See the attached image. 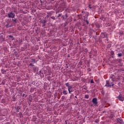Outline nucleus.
Masks as SVG:
<instances>
[{
  "instance_id": "8",
  "label": "nucleus",
  "mask_w": 124,
  "mask_h": 124,
  "mask_svg": "<svg viewBox=\"0 0 124 124\" xmlns=\"http://www.w3.org/2000/svg\"><path fill=\"white\" fill-rule=\"evenodd\" d=\"M110 80L113 81V82H116V77L114 75H112L110 78Z\"/></svg>"
},
{
  "instance_id": "34",
  "label": "nucleus",
  "mask_w": 124,
  "mask_h": 124,
  "mask_svg": "<svg viewBox=\"0 0 124 124\" xmlns=\"http://www.w3.org/2000/svg\"><path fill=\"white\" fill-rule=\"evenodd\" d=\"M111 55H114V52L113 51H111Z\"/></svg>"
},
{
  "instance_id": "40",
  "label": "nucleus",
  "mask_w": 124,
  "mask_h": 124,
  "mask_svg": "<svg viewBox=\"0 0 124 124\" xmlns=\"http://www.w3.org/2000/svg\"><path fill=\"white\" fill-rule=\"evenodd\" d=\"M1 34H3V33H0V35H1Z\"/></svg>"
},
{
  "instance_id": "51",
  "label": "nucleus",
  "mask_w": 124,
  "mask_h": 124,
  "mask_svg": "<svg viewBox=\"0 0 124 124\" xmlns=\"http://www.w3.org/2000/svg\"><path fill=\"white\" fill-rule=\"evenodd\" d=\"M62 98H63V97H62Z\"/></svg>"
},
{
  "instance_id": "44",
  "label": "nucleus",
  "mask_w": 124,
  "mask_h": 124,
  "mask_svg": "<svg viewBox=\"0 0 124 124\" xmlns=\"http://www.w3.org/2000/svg\"><path fill=\"white\" fill-rule=\"evenodd\" d=\"M69 57H70L69 55H68V58H69Z\"/></svg>"
},
{
  "instance_id": "3",
  "label": "nucleus",
  "mask_w": 124,
  "mask_h": 124,
  "mask_svg": "<svg viewBox=\"0 0 124 124\" xmlns=\"http://www.w3.org/2000/svg\"><path fill=\"white\" fill-rule=\"evenodd\" d=\"M102 38H104L105 40H107V34L105 33H102L101 34Z\"/></svg>"
},
{
  "instance_id": "19",
  "label": "nucleus",
  "mask_w": 124,
  "mask_h": 124,
  "mask_svg": "<svg viewBox=\"0 0 124 124\" xmlns=\"http://www.w3.org/2000/svg\"><path fill=\"white\" fill-rule=\"evenodd\" d=\"M31 62H34V63H35V62H35V60L31 59Z\"/></svg>"
},
{
  "instance_id": "24",
  "label": "nucleus",
  "mask_w": 124,
  "mask_h": 124,
  "mask_svg": "<svg viewBox=\"0 0 124 124\" xmlns=\"http://www.w3.org/2000/svg\"><path fill=\"white\" fill-rule=\"evenodd\" d=\"M65 85H66V87H68V86H69L70 85H69V83H65Z\"/></svg>"
},
{
  "instance_id": "13",
  "label": "nucleus",
  "mask_w": 124,
  "mask_h": 124,
  "mask_svg": "<svg viewBox=\"0 0 124 124\" xmlns=\"http://www.w3.org/2000/svg\"><path fill=\"white\" fill-rule=\"evenodd\" d=\"M5 27H6V28L7 29L8 28H10L11 27V25H9L8 23H7V24L5 25Z\"/></svg>"
},
{
  "instance_id": "38",
  "label": "nucleus",
  "mask_w": 124,
  "mask_h": 124,
  "mask_svg": "<svg viewBox=\"0 0 124 124\" xmlns=\"http://www.w3.org/2000/svg\"><path fill=\"white\" fill-rule=\"evenodd\" d=\"M89 8L92 9V7H91V5H89Z\"/></svg>"
},
{
  "instance_id": "49",
  "label": "nucleus",
  "mask_w": 124,
  "mask_h": 124,
  "mask_svg": "<svg viewBox=\"0 0 124 124\" xmlns=\"http://www.w3.org/2000/svg\"><path fill=\"white\" fill-rule=\"evenodd\" d=\"M62 98H63V97H62Z\"/></svg>"
},
{
  "instance_id": "46",
  "label": "nucleus",
  "mask_w": 124,
  "mask_h": 124,
  "mask_svg": "<svg viewBox=\"0 0 124 124\" xmlns=\"http://www.w3.org/2000/svg\"><path fill=\"white\" fill-rule=\"evenodd\" d=\"M41 3H42V1L41 0Z\"/></svg>"
},
{
  "instance_id": "37",
  "label": "nucleus",
  "mask_w": 124,
  "mask_h": 124,
  "mask_svg": "<svg viewBox=\"0 0 124 124\" xmlns=\"http://www.w3.org/2000/svg\"><path fill=\"white\" fill-rule=\"evenodd\" d=\"M24 96H25V94H24V93H23V94H22V97H24Z\"/></svg>"
},
{
  "instance_id": "23",
  "label": "nucleus",
  "mask_w": 124,
  "mask_h": 124,
  "mask_svg": "<svg viewBox=\"0 0 124 124\" xmlns=\"http://www.w3.org/2000/svg\"><path fill=\"white\" fill-rule=\"evenodd\" d=\"M118 57H122L123 56V54L122 53H119L118 54Z\"/></svg>"
},
{
  "instance_id": "18",
  "label": "nucleus",
  "mask_w": 124,
  "mask_h": 124,
  "mask_svg": "<svg viewBox=\"0 0 124 124\" xmlns=\"http://www.w3.org/2000/svg\"><path fill=\"white\" fill-rule=\"evenodd\" d=\"M96 27L98 29H99V28H100V25H99V24H96Z\"/></svg>"
},
{
  "instance_id": "41",
  "label": "nucleus",
  "mask_w": 124,
  "mask_h": 124,
  "mask_svg": "<svg viewBox=\"0 0 124 124\" xmlns=\"http://www.w3.org/2000/svg\"><path fill=\"white\" fill-rule=\"evenodd\" d=\"M121 61H122V60L119 59V62H121Z\"/></svg>"
},
{
  "instance_id": "25",
  "label": "nucleus",
  "mask_w": 124,
  "mask_h": 124,
  "mask_svg": "<svg viewBox=\"0 0 124 124\" xmlns=\"http://www.w3.org/2000/svg\"><path fill=\"white\" fill-rule=\"evenodd\" d=\"M62 18H63V20H66L67 19L65 16H62Z\"/></svg>"
},
{
  "instance_id": "14",
  "label": "nucleus",
  "mask_w": 124,
  "mask_h": 124,
  "mask_svg": "<svg viewBox=\"0 0 124 124\" xmlns=\"http://www.w3.org/2000/svg\"><path fill=\"white\" fill-rule=\"evenodd\" d=\"M63 93L64 94V95H66V94H67V92L66 90H64L63 91Z\"/></svg>"
},
{
  "instance_id": "33",
  "label": "nucleus",
  "mask_w": 124,
  "mask_h": 124,
  "mask_svg": "<svg viewBox=\"0 0 124 124\" xmlns=\"http://www.w3.org/2000/svg\"><path fill=\"white\" fill-rule=\"evenodd\" d=\"M61 16H62V14H59L57 17L59 18V17H61Z\"/></svg>"
},
{
  "instance_id": "22",
  "label": "nucleus",
  "mask_w": 124,
  "mask_h": 124,
  "mask_svg": "<svg viewBox=\"0 0 124 124\" xmlns=\"http://www.w3.org/2000/svg\"><path fill=\"white\" fill-rule=\"evenodd\" d=\"M33 70L35 72L36 71V67H33Z\"/></svg>"
},
{
  "instance_id": "39",
  "label": "nucleus",
  "mask_w": 124,
  "mask_h": 124,
  "mask_svg": "<svg viewBox=\"0 0 124 124\" xmlns=\"http://www.w3.org/2000/svg\"><path fill=\"white\" fill-rule=\"evenodd\" d=\"M69 93H71V91H70V90L69 91Z\"/></svg>"
},
{
  "instance_id": "36",
  "label": "nucleus",
  "mask_w": 124,
  "mask_h": 124,
  "mask_svg": "<svg viewBox=\"0 0 124 124\" xmlns=\"http://www.w3.org/2000/svg\"><path fill=\"white\" fill-rule=\"evenodd\" d=\"M90 83H91V84L93 83V80H91V81Z\"/></svg>"
},
{
  "instance_id": "52",
  "label": "nucleus",
  "mask_w": 124,
  "mask_h": 124,
  "mask_svg": "<svg viewBox=\"0 0 124 124\" xmlns=\"http://www.w3.org/2000/svg\"><path fill=\"white\" fill-rule=\"evenodd\" d=\"M66 65H67V64H66Z\"/></svg>"
},
{
  "instance_id": "28",
  "label": "nucleus",
  "mask_w": 124,
  "mask_h": 124,
  "mask_svg": "<svg viewBox=\"0 0 124 124\" xmlns=\"http://www.w3.org/2000/svg\"><path fill=\"white\" fill-rule=\"evenodd\" d=\"M9 37H10L11 38H14V37H13V36H12L11 35H9Z\"/></svg>"
},
{
  "instance_id": "1",
  "label": "nucleus",
  "mask_w": 124,
  "mask_h": 124,
  "mask_svg": "<svg viewBox=\"0 0 124 124\" xmlns=\"http://www.w3.org/2000/svg\"><path fill=\"white\" fill-rule=\"evenodd\" d=\"M115 85V81L112 80V79H109L106 81V87H113Z\"/></svg>"
},
{
  "instance_id": "4",
  "label": "nucleus",
  "mask_w": 124,
  "mask_h": 124,
  "mask_svg": "<svg viewBox=\"0 0 124 124\" xmlns=\"http://www.w3.org/2000/svg\"><path fill=\"white\" fill-rule=\"evenodd\" d=\"M116 98H118L121 101H123L124 100V98L123 97V95H121V94H120L118 97H116Z\"/></svg>"
},
{
  "instance_id": "10",
  "label": "nucleus",
  "mask_w": 124,
  "mask_h": 124,
  "mask_svg": "<svg viewBox=\"0 0 124 124\" xmlns=\"http://www.w3.org/2000/svg\"><path fill=\"white\" fill-rule=\"evenodd\" d=\"M40 22L41 24H46V23H47V21H46V18L42 20Z\"/></svg>"
},
{
  "instance_id": "21",
  "label": "nucleus",
  "mask_w": 124,
  "mask_h": 124,
  "mask_svg": "<svg viewBox=\"0 0 124 124\" xmlns=\"http://www.w3.org/2000/svg\"><path fill=\"white\" fill-rule=\"evenodd\" d=\"M51 19H53V20H56V17H55L54 16L50 17Z\"/></svg>"
},
{
  "instance_id": "48",
  "label": "nucleus",
  "mask_w": 124,
  "mask_h": 124,
  "mask_svg": "<svg viewBox=\"0 0 124 124\" xmlns=\"http://www.w3.org/2000/svg\"><path fill=\"white\" fill-rule=\"evenodd\" d=\"M67 68H68V66H67Z\"/></svg>"
},
{
  "instance_id": "12",
  "label": "nucleus",
  "mask_w": 124,
  "mask_h": 124,
  "mask_svg": "<svg viewBox=\"0 0 124 124\" xmlns=\"http://www.w3.org/2000/svg\"><path fill=\"white\" fill-rule=\"evenodd\" d=\"M12 21L14 22L15 24H17V19H12Z\"/></svg>"
},
{
  "instance_id": "30",
  "label": "nucleus",
  "mask_w": 124,
  "mask_h": 124,
  "mask_svg": "<svg viewBox=\"0 0 124 124\" xmlns=\"http://www.w3.org/2000/svg\"><path fill=\"white\" fill-rule=\"evenodd\" d=\"M2 85H4V84H5V81H4V80H3L2 81Z\"/></svg>"
},
{
  "instance_id": "35",
  "label": "nucleus",
  "mask_w": 124,
  "mask_h": 124,
  "mask_svg": "<svg viewBox=\"0 0 124 124\" xmlns=\"http://www.w3.org/2000/svg\"><path fill=\"white\" fill-rule=\"evenodd\" d=\"M85 22H86V24H87V25L89 24V21L86 20Z\"/></svg>"
},
{
  "instance_id": "47",
  "label": "nucleus",
  "mask_w": 124,
  "mask_h": 124,
  "mask_svg": "<svg viewBox=\"0 0 124 124\" xmlns=\"http://www.w3.org/2000/svg\"><path fill=\"white\" fill-rule=\"evenodd\" d=\"M41 73V74H43V73Z\"/></svg>"
},
{
  "instance_id": "50",
  "label": "nucleus",
  "mask_w": 124,
  "mask_h": 124,
  "mask_svg": "<svg viewBox=\"0 0 124 124\" xmlns=\"http://www.w3.org/2000/svg\"><path fill=\"white\" fill-rule=\"evenodd\" d=\"M62 98H63V97H62Z\"/></svg>"
},
{
  "instance_id": "16",
  "label": "nucleus",
  "mask_w": 124,
  "mask_h": 124,
  "mask_svg": "<svg viewBox=\"0 0 124 124\" xmlns=\"http://www.w3.org/2000/svg\"><path fill=\"white\" fill-rule=\"evenodd\" d=\"M89 97H90V96L89 95V94H86L84 96V98H86V99L89 98Z\"/></svg>"
},
{
  "instance_id": "20",
  "label": "nucleus",
  "mask_w": 124,
  "mask_h": 124,
  "mask_svg": "<svg viewBox=\"0 0 124 124\" xmlns=\"http://www.w3.org/2000/svg\"><path fill=\"white\" fill-rule=\"evenodd\" d=\"M19 115H20V118H22V117H23V114H22V112H20Z\"/></svg>"
},
{
  "instance_id": "43",
  "label": "nucleus",
  "mask_w": 124,
  "mask_h": 124,
  "mask_svg": "<svg viewBox=\"0 0 124 124\" xmlns=\"http://www.w3.org/2000/svg\"><path fill=\"white\" fill-rule=\"evenodd\" d=\"M75 97L76 98H77V96H75Z\"/></svg>"
},
{
  "instance_id": "11",
  "label": "nucleus",
  "mask_w": 124,
  "mask_h": 124,
  "mask_svg": "<svg viewBox=\"0 0 124 124\" xmlns=\"http://www.w3.org/2000/svg\"><path fill=\"white\" fill-rule=\"evenodd\" d=\"M68 23H69V22L67 20H66L65 22L64 23V27H66V26L68 25Z\"/></svg>"
},
{
  "instance_id": "9",
  "label": "nucleus",
  "mask_w": 124,
  "mask_h": 124,
  "mask_svg": "<svg viewBox=\"0 0 124 124\" xmlns=\"http://www.w3.org/2000/svg\"><path fill=\"white\" fill-rule=\"evenodd\" d=\"M1 72L2 73V74H5V73H6V70L2 68L1 69Z\"/></svg>"
},
{
  "instance_id": "6",
  "label": "nucleus",
  "mask_w": 124,
  "mask_h": 124,
  "mask_svg": "<svg viewBox=\"0 0 124 124\" xmlns=\"http://www.w3.org/2000/svg\"><path fill=\"white\" fill-rule=\"evenodd\" d=\"M121 119L122 118H120L117 119V123H119V124H124V122H123V120H121Z\"/></svg>"
},
{
  "instance_id": "27",
  "label": "nucleus",
  "mask_w": 124,
  "mask_h": 124,
  "mask_svg": "<svg viewBox=\"0 0 124 124\" xmlns=\"http://www.w3.org/2000/svg\"><path fill=\"white\" fill-rule=\"evenodd\" d=\"M110 119H112V118H114V115L111 114L110 116Z\"/></svg>"
},
{
  "instance_id": "5",
  "label": "nucleus",
  "mask_w": 124,
  "mask_h": 124,
  "mask_svg": "<svg viewBox=\"0 0 124 124\" xmlns=\"http://www.w3.org/2000/svg\"><path fill=\"white\" fill-rule=\"evenodd\" d=\"M92 102H93L94 104L96 105V104H97V98H93L92 100Z\"/></svg>"
},
{
  "instance_id": "32",
  "label": "nucleus",
  "mask_w": 124,
  "mask_h": 124,
  "mask_svg": "<svg viewBox=\"0 0 124 124\" xmlns=\"http://www.w3.org/2000/svg\"><path fill=\"white\" fill-rule=\"evenodd\" d=\"M65 17L67 18V17H68V16L67 15V14H66L65 15Z\"/></svg>"
},
{
  "instance_id": "29",
  "label": "nucleus",
  "mask_w": 124,
  "mask_h": 124,
  "mask_svg": "<svg viewBox=\"0 0 124 124\" xmlns=\"http://www.w3.org/2000/svg\"><path fill=\"white\" fill-rule=\"evenodd\" d=\"M120 35H123V34H124V33L123 32H120Z\"/></svg>"
},
{
  "instance_id": "45",
  "label": "nucleus",
  "mask_w": 124,
  "mask_h": 124,
  "mask_svg": "<svg viewBox=\"0 0 124 124\" xmlns=\"http://www.w3.org/2000/svg\"><path fill=\"white\" fill-rule=\"evenodd\" d=\"M40 73H41V71H40Z\"/></svg>"
},
{
  "instance_id": "31",
  "label": "nucleus",
  "mask_w": 124,
  "mask_h": 124,
  "mask_svg": "<svg viewBox=\"0 0 124 124\" xmlns=\"http://www.w3.org/2000/svg\"><path fill=\"white\" fill-rule=\"evenodd\" d=\"M42 27H45V26H46V24L45 23H42Z\"/></svg>"
},
{
  "instance_id": "15",
  "label": "nucleus",
  "mask_w": 124,
  "mask_h": 124,
  "mask_svg": "<svg viewBox=\"0 0 124 124\" xmlns=\"http://www.w3.org/2000/svg\"><path fill=\"white\" fill-rule=\"evenodd\" d=\"M21 109V108L20 107H17L16 108V112H19V110Z\"/></svg>"
},
{
  "instance_id": "26",
  "label": "nucleus",
  "mask_w": 124,
  "mask_h": 124,
  "mask_svg": "<svg viewBox=\"0 0 124 124\" xmlns=\"http://www.w3.org/2000/svg\"><path fill=\"white\" fill-rule=\"evenodd\" d=\"M29 65L31 66H34V65H33V64H32V63H30Z\"/></svg>"
},
{
  "instance_id": "2",
  "label": "nucleus",
  "mask_w": 124,
  "mask_h": 124,
  "mask_svg": "<svg viewBox=\"0 0 124 124\" xmlns=\"http://www.w3.org/2000/svg\"><path fill=\"white\" fill-rule=\"evenodd\" d=\"M8 16L9 18H15V14L12 11L8 14Z\"/></svg>"
},
{
  "instance_id": "42",
  "label": "nucleus",
  "mask_w": 124,
  "mask_h": 124,
  "mask_svg": "<svg viewBox=\"0 0 124 124\" xmlns=\"http://www.w3.org/2000/svg\"><path fill=\"white\" fill-rule=\"evenodd\" d=\"M65 123L66 124H67V122L66 121H65Z\"/></svg>"
},
{
  "instance_id": "17",
  "label": "nucleus",
  "mask_w": 124,
  "mask_h": 124,
  "mask_svg": "<svg viewBox=\"0 0 124 124\" xmlns=\"http://www.w3.org/2000/svg\"><path fill=\"white\" fill-rule=\"evenodd\" d=\"M71 89H72V86L69 85V86H68V91L70 90Z\"/></svg>"
},
{
  "instance_id": "7",
  "label": "nucleus",
  "mask_w": 124,
  "mask_h": 124,
  "mask_svg": "<svg viewBox=\"0 0 124 124\" xmlns=\"http://www.w3.org/2000/svg\"><path fill=\"white\" fill-rule=\"evenodd\" d=\"M5 39L4 38V34L0 36V40H1V41L4 42Z\"/></svg>"
}]
</instances>
